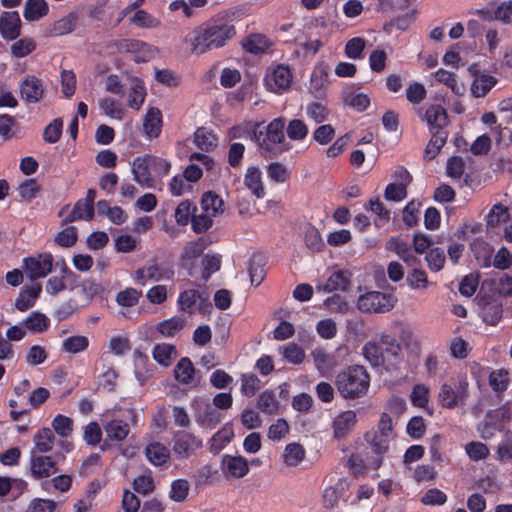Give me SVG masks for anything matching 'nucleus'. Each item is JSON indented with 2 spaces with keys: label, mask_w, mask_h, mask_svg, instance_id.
Here are the masks:
<instances>
[{
  "label": "nucleus",
  "mask_w": 512,
  "mask_h": 512,
  "mask_svg": "<svg viewBox=\"0 0 512 512\" xmlns=\"http://www.w3.org/2000/svg\"><path fill=\"white\" fill-rule=\"evenodd\" d=\"M235 35L232 24L222 21L209 22L195 29L189 37L191 51L200 55L226 45Z\"/></svg>",
  "instance_id": "obj_1"
},
{
  "label": "nucleus",
  "mask_w": 512,
  "mask_h": 512,
  "mask_svg": "<svg viewBox=\"0 0 512 512\" xmlns=\"http://www.w3.org/2000/svg\"><path fill=\"white\" fill-rule=\"evenodd\" d=\"M171 169V164L165 159L144 155L138 156L131 162L133 179L144 188H154L156 178L166 176Z\"/></svg>",
  "instance_id": "obj_2"
},
{
  "label": "nucleus",
  "mask_w": 512,
  "mask_h": 512,
  "mask_svg": "<svg viewBox=\"0 0 512 512\" xmlns=\"http://www.w3.org/2000/svg\"><path fill=\"white\" fill-rule=\"evenodd\" d=\"M284 127L285 121L279 117L268 124L265 133H254L255 142L262 156L273 158L289 149L285 144Z\"/></svg>",
  "instance_id": "obj_3"
},
{
  "label": "nucleus",
  "mask_w": 512,
  "mask_h": 512,
  "mask_svg": "<svg viewBox=\"0 0 512 512\" xmlns=\"http://www.w3.org/2000/svg\"><path fill=\"white\" fill-rule=\"evenodd\" d=\"M370 377L362 366H350L336 377V386L345 399H356L366 394Z\"/></svg>",
  "instance_id": "obj_4"
},
{
  "label": "nucleus",
  "mask_w": 512,
  "mask_h": 512,
  "mask_svg": "<svg viewBox=\"0 0 512 512\" xmlns=\"http://www.w3.org/2000/svg\"><path fill=\"white\" fill-rule=\"evenodd\" d=\"M365 439L373 452L379 456L372 462V467L378 469L382 464L381 457L388 451L390 441L393 439L392 420L387 413L381 415L376 430L366 433Z\"/></svg>",
  "instance_id": "obj_5"
},
{
  "label": "nucleus",
  "mask_w": 512,
  "mask_h": 512,
  "mask_svg": "<svg viewBox=\"0 0 512 512\" xmlns=\"http://www.w3.org/2000/svg\"><path fill=\"white\" fill-rule=\"evenodd\" d=\"M469 383L466 377L451 379L449 383L440 386L438 393L439 404L446 409L465 405L469 396Z\"/></svg>",
  "instance_id": "obj_6"
},
{
  "label": "nucleus",
  "mask_w": 512,
  "mask_h": 512,
  "mask_svg": "<svg viewBox=\"0 0 512 512\" xmlns=\"http://www.w3.org/2000/svg\"><path fill=\"white\" fill-rule=\"evenodd\" d=\"M396 303L397 298L393 293L367 291L359 295L356 305L362 313L381 314L392 310Z\"/></svg>",
  "instance_id": "obj_7"
},
{
  "label": "nucleus",
  "mask_w": 512,
  "mask_h": 512,
  "mask_svg": "<svg viewBox=\"0 0 512 512\" xmlns=\"http://www.w3.org/2000/svg\"><path fill=\"white\" fill-rule=\"evenodd\" d=\"M178 310L193 315L201 313L203 315L210 314L212 304L207 295H203L196 289H186L179 293L177 299Z\"/></svg>",
  "instance_id": "obj_8"
},
{
  "label": "nucleus",
  "mask_w": 512,
  "mask_h": 512,
  "mask_svg": "<svg viewBox=\"0 0 512 512\" xmlns=\"http://www.w3.org/2000/svg\"><path fill=\"white\" fill-rule=\"evenodd\" d=\"M292 80L290 68L287 65L277 64L267 68L263 84L269 92L281 95L290 89Z\"/></svg>",
  "instance_id": "obj_9"
},
{
  "label": "nucleus",
  "mask_w": 512,
  "mask_h": 512,
  "mask_svg": "<svg viewBox=\"0 0 512 512\" xmlns=\"http://www.w3.org/2000/svg\"><path fill=\"white\" fill-rule=\"evenodd\" d=\"M175 271L172 266L150 260L134 272L133 279L145 285L147 282L169 281L174 278Z\"/></svg>",
  "instance_id": "obj_10"
},
{
  "label": "nucleus",
  "mask_w": 512,
  "mask_h": 512,
  "mask_svg": "<svg viewBox=\"0 0 512 512\" xmlns=\"http://www.w3.org/2000/svg\"><path fill=\"white\" fill-rule=\"evenodd\" d=\"M191 406L194 411L195 422L205 430L214 429L223 419V414L206 401L195 399Z\"/></svg>",
  "instance_id": "obj_11"
},
{
  "label": "nucleus",
  "mask_w": 512,
  "mask_h": 512,
  "mask_svg": "<svg viewBox=\"0 0 512 512\" xmlns=\"http://www.w3.org/2000/svg\"><path fill=\"white\" fill-rule=\"evenodd\" d=\"M202 446V439L191 432L179 431L174 435L173 452L178 459L185 460L194 456Z\"/></svg>",
  "instance_id": "obj_12"
},
{
  "label": "nucleus",
  "mask_w": 512,
  "mask_h": 512,
  "mask_svg": "<svg viewBox=\"0 0 512 512\" xmlns=\"http://www.w3.org/2000/svg\"><path fill=\"white\" fill-rule=\"evenodd\" d=\"M54 258L51 253H40L23 259L22 268L31 280L46 277L53 270Z\"/></svg>",
  "instance_id": "obj_13"
},
{
  "label": "nucleus",
  "mask_w": 512,
  "mask_h": 512,
  "mask_svg": "<svg viewBox=\"0 0 512 512\" xmlns=\"http://www.w3.org/2000/svg\"><path fill=\"white\" fill-rule=\"evenodd\" d=\"M220 470L227 480L241 479L248 475V460L240 455L224 454L221 457Z\"/></svg>",
  "instance_id": "obj_14"
},
{
  "label": "nucleus",
  "mask_w": 512,
  "mask_h": 512,
  "mask_svg": "<svg viewBox=\"0 0 512 512\" xmlns=\"http://www.w3.org/2000/svg\"><path fill=\"white\" fill-rule=\"evenodd\" d=\"M119 52H127L133 55L136 62H146L153 59L157 49L145 42L134 39H124L118 43Z\"/></svg>",
  "instance_id": "obj_15"
},
{
  "label": "nucleus",
  "mask_w": 512,
  "mask_h": 512,
  "mask_svg": "<svg viewBox=\"0 0 512 512\" xmlns=\"http://www.w3.org/2000/svg\"><path fill=\"white\" fill-rule=\"evenodd\" d=\"M430 133L446 132L445 127L449 123L446 110L439 104H432L420 115Z\"/></svg>",
  "instance_id": "obj_16"
},
{
  "label": "nucleus",
  "mask_w": 512,
  "mask_h": 512,
  "mask_svg": "<svg viewBox=\"0 0 512 512\" xmlns=\"http://www.w3.org/2000/svg\"><path fill=\"white\" fill-rule=\"evenodd\" d=\"M357 421V414L353 410H346L337 414L331 422L333 438L336 440L345 439L355 428Z\"/></svg>",
  "instance_id": "obj_17"
},
{
  "label": "nucleus",
  "mask_w": 512,
  "mask_h": 512,
  "mask_svg": "<svg viewBox=\"0 0 512 512\" xmlns=\"http://www.w3.org/2000/svg\"><path fill=\"white\" fill-rule=\"evenodd\" d=\"M20 96L27 103H38L44 96L42 80L34 75H27L19 85Z\"/></svg>",
  "instance_id": "obj_18"
},
{
  "label": "nucleus",
  "mask_w": 512,
  "mask_h": 512,
  "mask_svg": "<svg viewBox=\"0 0 512 512\" xmlns=\"http://www.w3.org/2000/svg\"><path fill=\"white\" fill-rule=\"evenodd\" d=\"M352 273L348 270H336L330 274L324 284L317 285L319 292L331 293L334 291H347L351 285Z\"/></svg>",
  "instance_id": "obj_19"
},
{
  "label": "nucleus",
  "mask_w": 512,
  "mask_h": 512,
  "mask_svg": "<svg viewBox=\"0 0 512 512\" xmlns=\"http://www.w3.org/2000/svg\"><path fill=\"white\" fill-rule=\"evenodd\" d=\"M21 19L17 11L4 12L0 17V34L6 40H14L20 35Z\"/></svg>",
  "instance_id": "obj_20"
},
{
  "label": "nucleus",
  "mask_w": 512,
  "mask_h": 512,
  "mask_svg": "<svg viewBox=\"0 0 512 512\" xmlns=\"http://www.w3.org/2000/svg\"><path fill=\"white\" fill-rule=\"evenodd\" d=\"M31 474L36 479L47 478L57 471L56 463L49 456H32L30 461Z\"/></svg>",
  "instance_id": "obj_21"
},
{
  "label": "nucleus",
  "mask_w": 512,
  "mask_h": 512,
  "mask_svg": "<svg viewBox=\"0 0 512 512\" xmlns=\"http://www.w3.org/2000/svg\"><path fill=\"white\" fill-rule=\"evenodd\" d=\"M41 291L42 285L40 283H34L30 286L23 287L15 300V307L19 311H26L31 308L34 306Z\"/></svg>",
  "instance_id": "obj_22"
},
{
  "label": "nucleus",
  "mask_w": 512,
  "mask_h": 512,
  "mask_svg": "<svg viewBox=\"0 0 512 512\" xmlns=\"http://www.w3.org/2000/svg\"><path fill=\"white\" fill-rule=\"evenodd\" d=\"M244 185L255 197L261 199L265 196L262 172L258 167L251 166L247 168L244 175Z\"/></svg>",
  "instance_id": "obj_23"
},
{
  "label": "nucleus",
  "mask_w": 512,
  "mask_h": 512,
  "mask_svg": "<svg viewBox=\"0 0 512 512\" xmlns=\"http://www.w3.org/2000/svg\"><path fill=\"white\" fill-rule=\"evenodd\" d=\"M162 114L158 108L151 107L147 110L143 120V130L148 138H157L161 132Z\"/></svg>",
  "instance_id": "obj_24"
},
{
  "label": "nucleus",
  "mask_w": 512,
  "mask_h": 512,
  "mask_svg": "<svg viewBox=\"0 0 512 512\" xmlns=\"http://www.w3.org/2000/svg\"><path fill=\"white\" fill-rule=\"evenodd\" d=\"M328 85V71L325 67H316L310 78L309 92L316 98L325 96Z\"/></svg>",
  "instance_id": "obj_25"
},
{
  "label": "nucleus",
  "mask_w": 512,
  "mask_h": 512,
  "mask_svg": "<svg viewBox=\"0 0 512 512\" xmlns=\"http://www.w3.org/2000/svg\"><path fill=\"white\" fill-rule=\"evenodd\" d=\"M234 431L231 426L224 425L208 441L209 451L216 455L220 453L233 439Z\"/></svg>",
  "instance_id": "obj_26"
},
{
  "label": "nucleus",
  "mask_w": 512,
  "mask_h": 512,
  "mask_svg": "<svg viewBox=\"0 0 512 512\" xmlns=\"http://www.w3.org/2000/svg\"><path fill=\"white\" fill-rule=\"evenodd\" d=\"M429 78L431 79L432 86L435 85V83L444 84L456 95H462L465 91L464 86L457 82L455 75L445 69H438L434 73H431Z\"/></svg>",
  "instance_id": "obj_27"
},
{
  "label": "nucleus",
  "mask_w": 512,
  "mask_h": 512,
  "mask_svg": "<svg viewBox=\"0 0 512 512\" xmlns=\"http://www.w3.org/2000/svg\"><path fill=\"white\" fill-rule=\"evenodd\" d=\"M104 431L109 440L115 442L124 441L129 435V425L121 419H112L104 425Z\"/></svg>",
  "instance_id": "obj_28"
},
{
  "label": "nucleus",
  "mask_w": 512,
  "mask_h": 512,
  "mask_svg": "<svg viewBox=\"0 0 512 512\" xmlns=\"http://www.w3.org/2000/svg\"><path fill=\"white\" fill-rule=\"evenodd\" d=\"M145 455L152 465L161 466L168 461L170 450L162 443L153 442L147 445Z\"/></svg>",
  "instance_id": "obj_29"
},
{
  "label": "nucleus",
  "mask_w": 512,
  "mask_h": 512,
  "mask_svg": "<svg viewBox=\"0 0 512 512\" xmlns=\"http://www.w3.org/2000/svg\"><path fill=\"white\" fill-rule=\"evenodd\" d=\"M49 12V6L45 0H26L23 16L27 21H38Z\"/></svg>",
  "instance_id": "obj_30"
},
{
  "label": "nucleus",
  "mask_w": 512,
  "mask_h": 512,
  "mask_svg": "<svg viewBox=\"0 0 512 512\" xmlns=\"http://www.w3.org/2000/svg\"><path fill=\"white\" fill-rule=\"evenodd\" d=\"M146 95V88L143 81L138 78L132 79L128 94V106L132 109L139 110L145 101Z\"/></svg>",
  "instance_id": "obj_31"
},
{
  "label": "nucleus",
  "mask_w": 512,
  "mask_h": 512,
  "mask_svg": "<svg viewBox=\"0 0 512 512\" xmlns=\"http://www.w3.org/2000/svg\"><path fill=\"white\" fill-rule=\"evenodd\" d=\"M311 356L313 358L315 368L319 371V373L322 376L331 372L336 366L334 357L326 353L325 350L322 348H315L311 352Z\"/></svg>",
  "instance_id": "obj_32"
},
{
  "label": "nucleus",
  "mask_w": 512,
  "mask_h": 512,
  "mask_svg": "<svg viewBox=\"0 0 512 512\" xmlns=\"http://www.w3.org/2000/svg\"><path fill=\"white\" fill-rule=\"evenodd\" d=\"M174 376L181 384H192L195 376V368L188 357H183L178 361L174 368Z\"/></svg>",
  "instance_id": "obj_33"
},
{
  "label": "nucleus",
  "mask_w": 512,
  "mask_h": 512,
  "mask_svg": "<svg viewBox=\"0 0 512 512\" xmlns=\"http://www.w3.org/2000/svg\"><path fill=\"white\" fill-rule=\"evenodd\" d=\"M306 451L304 447L296 442L286 445L282 459L286 466L297 467L305 458Z\"/></svg>",
  "instance_id": "obj_34"
},
{
  "label": "nucleus",
  "mask_w": 512,
  "mask_h": 512,
  "mask_svg": "<svg viewBox=\"0 0 512 512\" xmlns=\"http://www.w3.org/2000/svg\"><path fill=\"white\" fill-rule=\"evenodd\" d=\"M22 324L24 325L25 329L31 331L32 333L38 334L48 329L50 320L45 314L34 311L23 320Z\"/></svg>",
  "instance_id": "obj_35"
},
{
  "label": "nucleus",
  "mask_w": 512,
  "mask_h": 512,
  "mask_svg": "<svg viewBox=\"0 0 512 512\" xmlns=\"http://www.w3.org/2000/svg\"><path fill=\"white\" fill-rule=\"evenodd\" d=\"M201 208L204 212L215 217L224 212V201L219 195L209 191L202 196Z\"/></svg>",
  "instance_id": "obj_36"
},
{
  "label": "nucleus",
  "mask_w": 512,
  "mask_h": 512,
  "mask_svg": "<svg viewBox=\"0 0 512 512\" xmlns=\"http://www.w3.org/2000/svg\"><path fill=\"white\" fill-rule=\"evenodd\" d=\"M495 77L488 74L476 76L471 84V93L474 97H484L496 84Z\"/></svg>",
  "instance_id": "obj_37"
},
{
  "label": "nucleus",
  "mask_w": 512,
  "mask_h": 512,
  "mask_svg": "<svg viewBox=\"0 0 512 512\" xmlns=\"http://www.w3.org/2000/svg\"><path fill=\"white\" fill-rule=\"evenodd\" d=\"M33 442L38 452H50L54 447V433L50 428L44 427L35 433Z\"/></svg>",
  "instance_id": "obj_38"
},
{
  "label": "nucleus",
  "mask_w": 512,
  "mask_h": 512,
  "mask_svg": "<svg viewBox=\"0 0 512 512\" xmlns=\"http://www.w3.org/2000/svg\"><path fill=\"white\" fill-rule=\"evenodd\" d=\"M153 358L163 366H169L177 356L175 346L167 343L156 344L152 351Z\"/></svg>",
  "instance_id": "obj_39"
},
{
  "label": "nucleus",
  "mask_w": 512,
  "mask_h": 512,
  "mask_svg": "<svg viewBox=\"0 0 512 512\" xmlns=\"http://www.w3.org/2000/svg\"><path fill=\"white\" fill-rule=\"evenodd\" d=\"M185 324L186 320L183 317L174 316L160 322L157 330L164 337H174L184 328Z\"/></svg>",
  "instance_id": "obj_40"
},
{
  "label": "nucleus",
  "mask_w": 512,
  "mask_h": 512,
  "mask_svg": "<svg viewBox=\"0 0 512 512\" xmlns=\"http://www.w3.org/2000/svg\"><path fill=\"white\" fill-rule=\"evenodd\" d=\"M431 135V139L424 150V158L426 160L434 159L448 138V132L431 133Z\"/></svg>",
  "instance_id": "obj_41"
},
{
  "label": "nucleus",
  "mask_w": 512,
  "mask_h": 512,
  "mask_svg": "<svg viewBox=\"0 0 512 512\" xmlns=\"http://www.w3.org/2000/svg\"><path fill=\"white\" fill-rule=\"evenodd\" d=\"M89 346V339L83 335H73L67 337L62 342V351L69 354L84 352Z\"/></svg>",
  "instance_id": "obj_42"
},
{
  "label": "nucleus",
  "mask_w": 512,
  "mask_h": 512,
  "mask_svg": "<svg viewBox=\"0 0 512 512\" xmlns=\"http://www.w3.org/2000/svg\"><path fill=\"white\" fill-rule=\"evenodd\" d=\"M77 15L75 13H70L57 21H55L51 26V32L55 36H62L71 33L77 23Z\"/></svg>",
  "instance_id": "obj_43"
},
{
  "label": "nucleus",
  "mask_w": 512,
  "mask_h": 512,
  "mask_svg": "<svg viewBox=\"0 0 512 512\" xmlns=\"http://www.w3.org/2000/svg\"><path fill=\"white\" fill-rule=\"evenodd\" d=\"M243 48L252 54H262L269 48V41L261 34H253L243 41Z\"/></svg>",
  "instance_id": "obj_44"
},
{
  "label": "nucleus",
  "mask_w": 512,
  "mask_h": 512,
  "mask_svg": "<svg viewBox=\"0 0 512 512\" xmlns=\"http://www.w3.org/2000/svg\"><path fill=\"white\" fill-rule=\"evenodd\" d=\"M248 272L251 284L254 286L260 285L265 277L264 260L261 256L254 255L251 258L248 266Z\"/></svg>",
  "instance_id": "obj_45"
},
{
  "label": "nucleus",
  "mask_w": 512,
  "mask_h": 512,
  "mask_svg": "<svg viewBox=\"0 0 512 512\" xmlns=\"http://www.w3.org/2000/svg\"><path fill=\"white\" fill-rule=\"evenodd\" d=\"M362 353L365 359L374 367H379L384 364L383 349L380 345L374 342L366 343L362 348Z\"/></svg>",
  "instance_id": "obj_46"
},
{
  "label": "nucleus",
  "mask_w": 512,
  "mask_h": 512,
  "mask_svg": "<svg viewBox=\"0 0 512 512\" xmlns=\"http://www.w3.org/2000/svg\"><path fill=\"white\" fill-rule=\"evenodd\" d=\"M278 350L289 363L301 364L305 359L304 349L296 343L280 346Z\"/></svg>",
  "instance_id": "obj_47"
},
{
  "label": "nucleus",
  "mask_w": 512,
  "mask_h": 512,
  "mask_svg": "<svg viewBox=\"0 0 512 512\" xmlns=\"http://www.w3.org/2000/svg\"><path fill=\"white\" fill-rule=\"evenodd\" d=\"M307 117L316 124L325 122L329 116V110L321 102H311L306 105L305 108Z\"/></svg>",
  "instance_id": "obj_48"
},
{
  "label": "nucleus",
  "mask_w": 512,
  "mask_h": 512,
  "mask_svg": "<svg viewBox=\"0 0 512 512\" xmlns=\"http://www.w3.org/2000/svg\"><path fill=\"white\" fill-rule=\"evenodd\" d=\"M94 215V207L79 200L66 218V222H74L78 220H91Z\"/></svg>",
  "instance_id": "obj_49"
},
{
  "label": "nucleus",
  "mask_w": 512,
  "mask_h": 512,
  "mask_svg": "<svg viewBox=\"0 0 512 512\" xmlns=\"http://www.w3.org/2000/svg\"><path fill=\"white\" fill-rule=\"evenodd\" d=\"M51 426L60 438H69L73 432V420L62 414H57Z\"/></svg>",
  "instance_id": "obj_50"
},
{
  "label": "nucleus",
  "mask_w": 512,
  "mask_h": 512,
  "mask_svg": "<svg viewBox=\"0 0 512 512\" xmlns=\"http://www.w3.org/2000/svg\"><path fill=\"white\" fill-rule=\"evenodd\" d=\"M208 246V242L204 238L188 242L181 253L182 260H193L199 257Z\"/></svg>",
  "instance_id": "obj_51"
},
{
  "label": "nucleus",
  "mask_w": 512,
  "mask_h": 512,
  "mask_svg": "<svg viewBox=\"0 0 512 512\" xmlns=\"http://www.w3.org/2000/svg\"><path fill=\"white\" fill-rule=\"evenodd\" d=\"M195 144L202 150L209 151L217 146L216 136L205 128H199L194 135Z\"/></svg>",
  "instance_id": "obj_52"
},
{
  "label": "nucleus",
  "mask_w": 512,
  "mask_h": 512,
  "mask_svg": "<svg viewBox=\"0 0 512 512\" xmlns=\"http://www.w3.org/2000/svg\"><path fill=\"white\" fill-rule=\"evenodd\" d=\"M267 176L275 183H285L290 178V171L280 162H272L267 166Z\"/></svg>",
  "instance_id": "obj_53"
},
{
  "label": "nucleus",
  "mask_w": 512,
  "mask_h": 512,
  "mask_svg": "<svg viewBox=\"0 0 512 512\" xmlns=\"http://www.w3.org/2000/svg\"><path fill=\"white\" fill-rule=\"evenodd\" d=\"M406 281L408 286L413 290L426 289L429 285L427 274L425 271L414 267L408 272Z\"/></svg>",
  "instance_id": "obj_54"
},
{
  "label": "nucleus",
  "mask_w": 512,
  "mask_h": 512,
  "mask_svg": "<svg viewBox=\"0 0 512 512\" xmlns=\"http://www.w3.org/2000/svg\"><path fill=\"white\" fill-rule=\"evenodd\" d=\"M190 490V484L186 479H176L171 483L169 498L175 502L186 500Z\"/></svg>",
  "instance_id": "obj_55"
},
{
  "label": "nucleus",
  "mask_w": 512,
  "mask_h": 512,
  "mask_svg": "<svg viewBox=\"0 0 512 512\" xmlns=\"http://www.w3.org/2000/svg\"><path fill=\"white\" fill-rule=\"evenodd\" d=\"M323 306L331 313L346 314L350 310L349 303L339 294L326 298Z\"/></svg>",
  "instance_id": "obj_56"
},
{
  "label": "nucleus",
  "mask_w": 512,
  "mask_h": 512,
  "mask_svg": "<svg viewBox=\"0 0 512 512\" xmlns=\"http://www.w3.org/2000/svg\"><path fill=\"white\" fill-rule=\"evenodd\" d=\"M99 107L105 115L113 119L121 120L123 118L124 111L121 104L112 98L105 97L100 99Z\"/></svg>",
  "instance_id": "obj_57"
},
{
  "label": "nucleus",
  "mask_w": 512,
  "mask_h": 512,
  "mask_svg": "<svg viewBox=\"0 0 512 512\" xmlns=\"http://www.w3.org/2000/svg\"><path fill=\"white\" fill-rule=\"evenodd\" d=\"M509 218L510 213L508 208L501 204H495L487 215V225L494 227L507 222Z\"/></svg>",
  "instance_id": "obj_58"
},
{
  "label": "nucleus",
  "mask_w": 512,
  "mask_h": 512,
  "mask_svg": "<svg viewBox=\"0 0 512 512\" xmlns=\"http://www.w3.org/2000/svg\"><path fill=\"white\" fill-rule=\"evenodd\" d=\"M286 132L291 140L302 141L308 135V126L300 119H293L288 123Z\"/></svg>",
  "instance_id": "obj_59"
},
{
  "label": "nucleus",
  "mask_w": 512,
  "mask_h": 512,
  "mask_svg": "<svg viewBox=\"0 0 512 512\" xmlns=\"http://www.w3.org/2000/svg\"><path fill=\"white\" fill-rule=\"evenodd\" d=\"M483 320L490 324L495 325L502 317V306L497 302L486 303L482 308Z\"/></svg>",
  "instance_id": "obj_60"
},
{
  "label": "nucleus",
  "mask_w": 512,
  "mask_h": 512,
  "mask_svg": "<svg viewBox=\"0 0 512 512\" xmlns=\"http://www.w3.org/2000/svg\"><path fill=\"white\" fill-rule=\"evenodd\" d=\"M401 345L411 351H419L421 346L420 338L409 327H403L399 333Z\"/></svg>",
  "instance_id": "obj_61"
},
{
  "label": "nucleus",
  "mask_w": 512,
  "mask_h": 512,
  "mask_svg": "<svg viewBox=\"0 0 512 512\" xmlns=\"http://www.w3.org/2000/svg\"><path fill=\"white\" fill-rule=\"evenodd\" d=\"M36 48L35 41L31 38H22L11 45V53L17 58H23L32 53Z\"/></svg>",
  "instance_id": "obj_62"
},
{
  "label": "nucleus",
  "mask_w": 512,
  "mask_h": 512,
  "mask_svg": "<svg viewBox=\"0 0 512 512\" xmlns=\"http://www.w3.org/2000/svg\"><path fill=\"white\" fill-rule=\"evenodd\" d=\"M140 297L141 291L135 288H126L117 294L116 302L123 307H132L138 303Z\"/></svg>",
  "instance_id": "obj_63"
},
{
  "label": "nucleus",
  "mask_w": 512,
  "mask_h": 512,
  "mask_svg": "<svg viewBox=\"0 0 512 512\" xmlns=\"http://www.w3.org/2000/svg\"><path fill=\"white\" fill-rule=\"evenodd\" d=\"M497 457L502 462L512 460V431L505 432L497 447Z\"/></svg>",
  "instance_id": "obj_64"
}]
</instances>
